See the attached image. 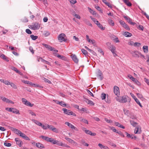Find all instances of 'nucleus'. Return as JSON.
Segmentation results:
<instances>
[{
	"instance_id": "f257e3e1",
	"label": "nucleus",
	"mask_w": 149,
	"mask_h": 149,
	"mask_svg": "<svg viewBox=\"0 0 149 149\" xmlns=\"http://www.w3.org/2000/svg\"><path fill=\"white\" fill-rule=\"evenodd\" d=\"M14 130L15 131V132L16 133V134L22 137L25 139L30 140L28 136H27L25 134L19 130L17 129H15Z\"/></svg>"
},
{
	"instance_id": "f03ea898",
	"label": "nucleus",
	"mask_w": 149,
	"mask_h": 149,
	"mask_svg": "<svg viewBox=\"0 0 149 149\" xmlns=\"http://www.w3.org/2000/svg\"><path fill=\"white\" fill-rule=\"evenodd\" d=\"M65 37V34L63 33H61L58 36V39L60 42H62L63 41L65 42L67 40Z\"/></svg>"
},
{
	"instance_id": "7ed1b4c3",
	"label": "nucleus",
	"mask_w": 149,
	"mask_h": 149,
	"mask_svg": "<svg viewBox=\"0 0 149 149\" xmlns=\"http://www.w3.org/2000/svg\"><path fill=\"white\" fill-rule=\"evenodd\" d=\"M40 24L38 23L35 22L30 25L29 28L35 30L38 29L40 28Z\"/></svg>"
},
{
	"instance_id": "20e7f679",
	"label": "nucleus",
	"mask_w": 149,
	"mask_h": 149,
	"mask_svg": "<svg viewBox=\"0 0 149 149\" xmlns=\"http://www.w3.org/2000/svg\"><path fill=\"white\" fill-rule=\"evenodd\" d=\"M5 109L8 111L11 112L16 114H19V111L17 109L12 107L6 108Z\"/></svg>"
},
{
	"instance_id": "39448f33",
	"label": "nucleus",
	"mask_w": 149,
	"mask_h": 149,
	"mask_svg": "<svg viewBox=\"0 0 149 149\" xmlns=\"http://www.w3.org/2000/svg\"><path fill=\"white\" fill-rule=\"evenodd\" d=\"M116 98L117 101L121 103H125L127 101L126 97L125 96L118 97V96Z\"/></svg>"
},
{
	"instance_id": "423d86ee",
	"label": "nucleus",
	"mask_w": 149,
	"mask_h": 149,
	"mask_svg": "<svg viewBox=\"0 0 149 149\" xmlns=\"http://www.w3.org/2000/svg\"><path fill=\"white\" fill-rule=\"evenodd\" d=\"M62 110L63 111L64 113L68 115H72L74 116H76V114L70 110H68L65 108H63Z\"/></svg>"
},
{
	"instance_id": "0eeeda50",
	"label": "nucleus",
	"mask_w": 149,
	"mask_h": 149,
	"mask_svg": "<svg viewBox=\"0 0 149 149\" xmlns=\"http://www.w3.org/2000/svg\"><path fill=\"white\" fill-rule=\"evenodd\" d=\"M113 92L116 95L118 96L119 95L120 92L119 88L116 86H114L113 87Z\"/></svg>"
},
{
	"instance_id": "6e6552de",
	"label": "nucleus",
	"mask_w": 149,
	"mask_h": 149,
	"mask_svg": "<svg viewBox=\"0 0 149 149\" xmlns=\"http://www.w3.org/2000/svg\"><path fill=\"white\" fill-rule=\"evenodd\" d=\"M22 102L26 106H29L30 107H32L33 104H32L30 102L28 101L26 99L24 98L22 99Z\"/></svg>"
},
{
	"instance_id": "1a4fd4ad",
	"label": "nucleus",
	"mask_w": 149,
	"mask_h": 149,
	"mask_svg": "<svg viewBox=\"0 0 149 149\" xmlns=\"http://www.w3.org/2000/svg\"><path fill=\"white\" fill-rule=\"evenodd\" d=\"M141 128L139 126H138L134 129V133L135 134H139L141 132Z\"/></svg>"
},
{
	"instance_id": "9d476101",
	"label": "nucleus",
	"mask_w": 149,
	"mask_h": 149,
	"mask_svg": "<svg viewBox=\"0 0 149 149\" xmlns=\"http://www.w3.org/2000/svg\"><path fill=\"white\" fill-rule=\"evenodd\" d=\"M51 142L54 144H56L59 146L62 145V142L57 140H54L53 139H52V142Z\"/></svg>"
},
{
	"instance_id": "9b49d317",
	"label": "nucleus",
	"mask_w": 149,
	"mask_h": 149,
	"mask_svg": "<svg viewBox=\"0 0 149 149\" xmlns=\"http://www.w3.org/2000/svg\"><path fill=\"white\" fill-rule=\"evenodd\" d=\"M71 57L73 61L76 63H77L79 62V59L77 56L75 54H72Z\"/></svg>"
},
{
	"instance_id": "f8f14e48",
	"label": "nucleus",
	"mask_w": 149,
	"mask_h": 149,
	"mask_svg": "<svg viewBox=\"0 0 149 149\" xmlns=\"http://www.w3.org/2000/svg\"><path fill=\"white\" fill-rule=\"evenodd\" d=\"M47 125L48 128L52 130L54 132L56 133L58 132V130L55 127H53V126L51 125Z\"/></svg>"
},
{
	"instance_id": "ddd939ff",
	"label": "nucleus",
	"mask_w": 149,
	"mask_h": 149,
	"mask_svg": "<svg viewBox=\"0 0 149 149\" xmlns=\"http://www.w3.org/2000/svg\"><path fill=\"white\" fill-rule=\"evenodd\" d=\"M40 138H42V139L44 140H45V141H47L51 142H52V138H49V137L44 136H40L39 137Z\"/></svg>"
},
{
	"instance_id": "4468645a",
	"label": "nucleus",
	"mask_w": 149,
	"mask_h": 149,
	"mask_svg": "<svg viewBox=\"0 0 149 149\" xmlns=\"http://www.w3.org/2000/svg\"><path fill=\"white\" fill-rule=\"evenodd\" d=\"M65 139L67 141H68L70 143L73 144L75 145H77V143L76 142L74 141L73 140L71 139L70 138H68L67 137H65Z\"/></svg>"
},
{
	"instance_id": "2eb2a0df",
	"label": "nucleus",
	"mask_w": 149,
	"mask_h": 149,
	"mask_svg": "<svg viewBox=\"0 0 149 149\" xmlns=\"http://www.w3.org/2000/svg\"><path fill=\"white\" fill-rule=\"evenodd\" d=\"M120 23L127 30H130V28L128 26L127 24H126L124 22L122 21H120Z\"/></svg>"
},
{
	"instance_id": "dca6fc26",
	"label": "nucleus",
	"mask_w": 149,
	"mask_h": 149,
	"mask_svg": "<svg viewBox=\"0 0 149 149\" xmlns=\"http://www.w3.org/2000/svg\"><path fill=\"white\" fill-rule=\"evenodd\" d=\"M65 124L67 125L69 127L71 128L72 129H74L77 131L78 130L77 128L72 125L71 124L68 122H65Z\"/></svg>"
},
{
	"instance_id": "f3484780",
	"label": "nucleus",
	"mask_w": 149,
	"mask_h": 149,
	"mask_svg": "<svg viewBox=\"0 0 149 149\" xmlns=\"http://www.w3.org/2000/svg\"><path fill=\"white\" fill-rule=\"evenodd\" d=\"M15 140L16 141L17 144L18 145L19 147H21L22 146V141L19 138H15Z\"/></svg>"
},
{
	"instance_id": "a211bd4d",
	"label": "nucleus",
	"mask_w": 149,
	"mask_h": 149,
	"mask_svg": "<svg viewBox=\"0 0 149 149\" xmlns=\"http://www.w3.org/2000/svg\"><path fill=\"white\" fill-rule=\"evenodd\" d=\"M11 69L15 71L16 72L18 73L21 75H22L23 74L20 72L17 69L14 67H12L11 68Z\"/></svg>"
},
{
	"instance_id": "6ab92c4d",
	"label": "nucleus",
	"mask_w": 149,
	"mask_h": 149,
	"mask_svg": "<svg viewBox=\"0 0 149 149\" xmlns=\"http://www.w3.org/2000/svg\"><path fill=\"white\" fill-rule=\"evenodd\" d=\"M126 134L127 137L128 138H131L132 139H136V137L133 135L129 134L127 132H126Z\"/></svg>"
},
{
	"instance_id": "aec40b11",
	"label": "nucleus",
	"mask_w": 149,
	"mask_h": 149,
	"mask_svg": "<svg viewBox=\"0 0 149 149\" xmlns=\"http://www.w3.org/2000/svg\"><path fill=\"white\" fill-rule=\"evenodd\" d=\"M42 45L45 47L50 51H52V50L53 49L52 47L47 44L45 43H42Z\"/></svg>"
},
{
	"instance_id": "412c9836",
	"label": "nucleus",
	"mask_w": 149,
	"mask_h": 149,
	"mask_svg": "<svg viewBox=\"0 0 149 149\" xmlns=\"http://www.w3.org/2000/svg\"><path fill=\"white\" fill-rule=\"evenodd\" d=\"M85 133L87 134L90 135L92 136H95L96 134L95 133H92L91 131L87 130Z\"/></svg>"
},
{
	"instance_id": "4be33fe9",
	"label": "nucleus",
	"mask_w": 149,
	"mask_h": 149,
	"mask_svg": "<svg viewBox=\"0 0 149 149\" xmlns=\"http://www.w3.org/2000/svg\"><path fill=\"white\" fill-rule=\"evenodd\" d=\"M98 146L101 148V149H109V148L107 146H104L101 143H99Z\"/></svg>"
},
{
	"instance_id": "5701e85b",
	"label": "nucleus",
	"mask_w": 149,
	"mask_h": 149,
	"mask_svg": "<svg viewBox=\"0 0 149 149\" xmlns=\"http://www.w3.org/2000/svg\"><path fill=\"white\" fill-rule=\"evenodd\" d=\"M115 125L119 127H120L122 129H124L125 128V127L123 125H122L120 123L118 122H115L114 123Z\"/></svg>"
},
{
	"instance_id": "b1692460",
	"label": "nucleus",
	"mask_w": 149,
	"mask_h": 149,
	"mask_svg": "<svg viewBox=\"0 0 149 149\" xmlns=\"http://www.w3.org/2000/svg\"><path fill=\"white\" fill-rule=\"evenodd\" d=\"M132 80L137 85L139 86H140L141 85V84L140 83L139 81H138L136 79L134 78L133 79H132Z\"/></svg>"
},
{
	"instance_id": "393cba45",
	"label": "nucleus",
	"mask_w": 149,
	"mask_h": 149,
	"mask_svg": "<svg viewBox=\"0 0 149 149\" xmlns=\"http://www.w3.org/2000/svg\"><path fill=\"white\" fill-rule=\"evenodd\" d=\"M36 146L40 148H44L43 145L41 143H37L36 144Z\"/></svg>"
},
{
	"instance_id": "a878e982",
	"label": "nucleus",
	"mask_w": 149,
	"mask_h": 149,
	"mask_svg": "<svg viewBox=\"0 0 149 149\" xmlns=\"http://www.w3.org/2000/svg\"><path fill=\"white\" fill-rule=\"evenodd\" d=\"M0 57L2 59L5 60L6 61L8 62L9 60H8V58L6 57L4 54H1L0 55Z\"/></svg>"
},
{
	"instance_id": "bb28decb",
	"label": "nucleus",
	"mask_w": 149,
	"mask_h": 149,
	"mask_svg": "<svg viewBox=\"0 0 149 149\" xmlns=\"http://www.w3.org/2000/svg\"><path fill=\"white\" fill-rule=\"evenodd\" d=\"M123 35L126 37H130L132 35L131 33L127 32H125L124 33Z\"/></svg>"
},
{
	"instance_id": "cd10ccee",
	"label": "nucleus",
	"mask_w": 149,
	"mask_h": 149,
	"mask_svg": "<svg viewBox=\"0 0 149 149\" xmlns=\"http://www.w3.org/2000/svg\"><path fill=\"white\" fill-rule=\"evenodd\" d=\"M32 120L37 125H38V126H40L41 125V123L39 122V121L36 120L34 119H33Z\"/></svg>"
},
{
	"instance_id": "c85d7f7f",
	"label": "nucleus",
	"mask_w": 149,
	"mask_h": 149,
	"mask_svg": "<svg viewBox=\"0 0 149 149\" xmlns=\"http://www.w3.org/2000/svg\"><path fill=\"white\" fill-rule=\"evenodd\" d=\"M86 102L88 104L91 105H94V103L92 101L88 99H86Z\"/></svg>"
},
{
	"instance_id": "c756f323",
	"label": "nucleus",
	"mask_w": 149,
	"mask_h": 149,
	"mask_svg": "<svg viewBox=\"0 0 149 149\" xmlns=\"http://www.w3.org/2000/svg\"><path fill=\"white\" fill-rule=\"evenodd\" d=\"M79 118L80 119V121L81 122H83L87 124H88V121L87 120H86V119H84V118H83L81 117H80V118Z\"/></svg>"
},
{
	"instance_id": "7c9ffc66",
	"label": "nucleus",
	"mask_w": 149,
	"mask_h": 149,
	"mask_svg": "<svg viewBox=\"0 0 149 149\" xmlns=\"http://www.w3.org/2000/svg\"><path fill=\"white\" fill-rule=\"evenodd\" d=\"M123 1L128 6H132V3L128 0H124Z\"/></svg>"
},
{
	"instance_id": "2f4dec72",
	"label": "nucleus",
	"mask_w": 149,
	"mask_h": 149,
	"mask_svg": "<svg viewBox=\"0 0 149 149\" xmlns=\"http://www.w3.org/2000/svg\"><path fill=\"white\" fill-rule=\"evenodd\" d=\"M108 22L110 25L111 26H113L114 25V23L111 19H109L108 20Z\"/></svg>"
},
{
	"instance_id": "473e14b6",
	"label": "nucleus",
	"mask_w": 149,
	"mask_h": 149,
	"mask_svg": "<svg viewBox=\"0 0 149 149\" xmlns=\"http://www.w3.org/2000/svg\"><path fill=\"white\" fill-rule=\"evenodd\" d=\"M28 111L29 113L31 114V116H36V113L33 111L32 110H28Z\"/></svg>"
},
{
	"instance_id": "72a5a7b5",
	"label": "nucleus",
	"mask_w": 149,
	"mask_h": 149,
	"mask_svg": "<svg viewBox=\"0 0 149 149\" xmlns=\"http://www.w3.org/2000/svg\"><path fill=\"white\" fill-rule=\"evenodd\" d=\"M143 50L144 52H148V47L147 46H144L143 47Z\"/></svg>"
},
{
	"instance_id": "f704fd0d",
	"label": "nucleus",
	"mask_w": 149,
	"mask_h": 149,
	"mask_svg": "<svg viewBox=\"0 0 149 149\" xmlns=\"http://www.w3.org/2000/svg\"><path fill=\"white\" fill-rule=\"evenodd\" d=\"M58 104L63 107H66V104L64 103V102L62 101L59 102H58Z\"/></svg>"
},
{
	"instance_id": "c9c22d12",
	"label": "nucleus",
	"mask_w": 149,
	"mask_h": 149,
	"mask_svg": "<svg viewBox=\"0 0 149 149\" xmlns=\"http://www.w3.org/2000/svg\"><path fill=\"white\" fill-rule=\"evenodd\" d=\"M47 125H48L47 124H45V125H44L42 124V123H41V125L40 126H41L42 127L44 130H46L48 128V127Z\"/></svg>"
},
{
	"instance_id": "e433bc0d",
	"label": "nucleus",
	"mask_w": 149,
	"mask_h": 149,
	"mask_svg": "<svg viewBox=\"0 0 149 149\" xmlns=\"http://www.w3.org/2000/svg\"><path fill=\"white\" fill-rule=\"evenodd\" d=\"M97 26L102 30H104L105 29V27H103L102 25L100 23L99 24H98V25Z\"/></svg>"
},
{
	"instance_id": "4c0bfd02",
	"label": "nucleus",
	"mask_w": 149,
	"mask_h": 149,
	"mask_svg": "<svg viewBox=\"0 0 149 149\" xmlns=\"http://www.w3.org/2000/svg\"><path fill=\"white\" fill-rule=\"evenodd\" d=\"M21 21L23 22H26L28 21V19L26 17H23Z\"/></svg>"
},
{
	"instance_id": "58836bf2",
	"label": "nucleus",
	"mask_w": 149,
	"mask_h": 149,
	"mask_svg": "<svg viewBox=\"0 0 149 149\" xmlns=\"http://www.w3.org/2000/svg\"><path fill=\"white\" fill-rule=\"evenodd\" d=\"M50 35V33L47 31H45L44 32V35L45 37H47L49 36Z\"/></svg>"
},
{
	"instance_id": "ea45409f",
	"label": "nucleus",
	"mask_w": 149,
	"mask_h": 149,
	"mask_svg": "<svg viewBox=\"0 0 149 149\" xmlns=\"http://www.w3.org/2000/svg\"><path fill=\"white\" fill-rule=\"evenodd\" d=\"M109 49L111 51H112L116 50V48L115 46L112 45L109 48Z\"/></svg>"
},
{
	"instance_id": "a19ab883",
	"label": "nucleus",
	"mask_w": 149,
	"mask_h": 149,
	"mask_svg": "<svg viewBox=\"0 0 149 149\" xmlns=\"http://www.w3.org/2000/svg\"><path fill=\"white\" fill-rule=\"evenodd\" d=\"M11 86L14 88L15 89H16L17 88V86L16 85H15V84L13 83H10V84Z\"/></svg>"
},
{
	"instance_id": "79ce46f5",
	"label": "nucleus",
	"mask_w": 149,
	"mask_h": 149,
	"mask_svg": "<svg viewBox=\"0 0 149 149\" xmlns=\"http://www.w3.org/2000/svg\"><path fill=\"white\" fill-rule=\"evenodd\" d=\"M130 123L134 127H135L137 125V123L133 121H130Z\"/></svg>"
},
{
	"instance_id": "37998d69",
	"label": "nucleus",
	"mask_w": 149,
	"mask_h": 149,
	"mask_svg": "<svg viewBox=\"0 0 149 149\" xmlns=\"http://www.w3.org/2000/svg\"><path fill=\"white\" fill-rule=\"evenodd\" d=\"M30 37L33 40H35L38 38V36H35L33 35H31Z\"/></svg>"
},
{
	"instance_id": "c03bdc74",
	"label": "nucleus",
	"mask_w": 149,
	"mask_h": 149,
	"mask_svg": "<svg viewBox=\"0 0 149 149\" xmlns=\"http://www.w3.org/2000/svg\"><path fill=\"white\" fill-rule=\"evenodd\" d=\"M37 60L38 62H40V61H41L42 62H44V61L42 60H44V59H43L42 58L39 56L37 57Z\"/></svg>"
},
{
	"instance_id": "a18cd8bd",
	"label": "nucleus",
	"mask_w": 149,
	"mask_h": 149,
	"mask_svg": "<svg viewBox=\"0 0 149 149\" xmlns=\"http://www.w3.org/2000/svg\"><path fill=\"white\" fill-rule=\"evenodd\" d=\"M85 23L89 26H90L91 27H92L93 26L92 24L89 21L87 20H85Z\"/></svg>"
},
{
	"instance_id": "49530a36",
	"label": "nucleus",
	"mask_w": 149,
	"mask_h": 149,
	"mask_svg": "<svg viewBox=\"0 0 149 149\" xmlns=\"http://www.w3.org/2000/svg\"><path fill=\"white\" fill-rule=\"evenodd\" d=\"M110 129L113 132L116 133L118 130H116L115 128L113 127H110Z\"/></svg>"
},
{
	"instance_id": "de8ad7c7",
	"label": "nucleus",
	"mask_w": 149,
	"mask_h": 149,
	"mask_svg": "<svg viewBox=\"0 0 149 149\" xmlns=\"http://www.w3.org/2000/svg\"><path fill=\"white\" fill-rule=\"evenodd\" d=\"M5 102L8 103L14 104V102H13L7 98Z\"/></svg>"
},
{
	"instance_id": "09e8293b",
	"label": "nucleus",
	"mask_w": 149,
	"mask_h": 149,
	"mask_svg": "<svg viewBox=\"0 0 149 149\" xmlns=\"http://www.w3.org/2000/svg\"><path fill=\"white\" fill-rule=\"evenodd\" d=\"M71 4H74L77 3L76 0H68Z\"/></svg>"
},
{
	"instance_id": "8fccbe9b",
	"label": "nucleus",
	"mask_w": 149,
	"mask_h": 149,
	"mask_svg": "<svg viewBox=\"0 0 149 149\" xmlns=\"http://www.w3.org/2000/svg\"><path fill=\"white\" fill-rule=\"evenodd\" d=\"M129 19L127 21V22L128 23H130L131 24L134 25L135 24V23L134 22H132V21L130 18H128Z\"/></svg>"
},
{
	"instance_id": "3c124183",
	"label": "nucleus",
	"mask_w": 149,
	"mask_h": 149,
	"mask_svg": "<svg viewBox=\"0 0 149 149\" xmlns=\"http://www.w3.org/2000/svg\"><path fill=\"white\" fill-rule=\"evenodd\" d=\"M81 51L84 54L86 55L88 54V53L87 51L84 49H82Z\"/></svg>"
},
{
	"instance_id": "603ef678",
	"label": "nucleus",
	"mask_w": 149,
	"mask_h": 149,
	"mask_svg": "<svg viewBox=\"0 0 149 149\" xmlns=\"http://www.w3.org/2000/svg\"><path fill=\"white\" fill-rule=\"evenodd\" d=\"M43 80L45 82L48 83L49 84L52 83L49 80L45 78H44Z\"/></svg>"
},
{
	"instance_id": "864d4df0",
	"label": "nucleus",
	"mask_w": 149,
	"mask_h": 149,
	"mask_svg": "<svg viewBox=\"0 0 149 149\" xmlns=\"http://www.w3.org/2000/svg\"><path fill=\"white\" fill-rule=\"evenodd\" d=\"M88 9L89 10V11L91 13H93V14H95V12L91 8L88 7Z\"/></svg>"
},
{
	"instance_id": "5fc2aeb1",
	"label": "nucleus",
	"mask_w": 149,
	"mask_h": 149,
	"mask_svg": "<svg viewBox=\"0 0 149 149\" xmlns=\"http://www.w3.org/2000/svg\"><path fill=\"white\" fill-rule=\"evenodd\" d=\"M4 145L7 147H10L11 146V144L10 143H4Z\"/></svg>"
},
{
	"instance_id": "6e6d98bb",
	"label": "nucleus",
	"mask_w": 149,
	"mask_h": 149,
	"mask_svg": "<svg viewBox=\"0 0 149 149\" xmlns=\"http://www.w3.org/2000/svg\"><path fill=\"white\" fill-rule=\"evenodd\" d=\"M101 97L102 100H104L105 99L106 94L104 93H102L101 95Z\"/></svg>"
},
{
	"instance_id": "4d7b16f0",
	"label": "nucleus",
	"mask_w": 149,
	"mask_h": 149,
	"mask_svg": "<svg viewBox=\"0 0 149 149\" xmlns=\"http://www.w3.org/2000/svg\"><path fill=\"white\" fill-rule=\"evenodd\" d=\"M57 56L59 58H60L61 59H64L65 57L64 56H62L61 55L57 54Z\"/></svg>"
},
{
	"instance_id": "13d9d810",
	"label": "nucleus",
	"mask_w": 149,
	"mask_h": 149,
	"mask_svg": "<svg viewBox=\"0 0 149 149\" xmlns=\"http://www.w3.org/2000/svg\"><path fill=\"white\" fill-rule=\"evenodd\" d=\"M141 44L139 43L136 42L134 43V46L135 47L139 46L141 45Z\"/></svg>"
},
{
	"instance_id": "bf43d9fd",
	"label": "nucleus",
	"mask_w": 149,
	"mask_h": 149,
	"mask_svg": "<svg viewBox=\"0 0 149 149\" xmlns=\"http://www.w3.org/2000/svg\"><path fill=\"white\" fill-rule=\"evenodd\" d=\"M135 101L141 107H142V106L141 105V104L140 103L139 100L137 99H136L135 100Z\"/></svg>"
},
{
	"instance_id": "052dcab7",
	"label": "nucleus",
	"mask_w": 149,
	"mask_h": 149,
	"mask_svg": "<svg viewBox=\"0 0 149 149\" xmlns=\"http://www.w3.org/2000/svg\"><path fill=\"white\" fill-rule=\"evenodd\" d=\"M26 32L28 34H31L32 33L31 31L29 29H27L26 30Z\"/></svg>"
},
{
	"instance_id": "680f3d73",
	"label": "nucleus",
	"mask_w": 149,
	"mask_h": 149,
	"mask_svg": "<svg viewBox=\"0 0 149 149\" xmlns=\"http://www.w3.org/2000/svg\"><path fill=\"white\" fill-rule=\"evenodd\" d=\"M29 49L30 51L32 53V54H33L34 53V51L33 50V49L32 47H30L29 48Z\"/></svg>"
},
{
	"instance_id": "e2e57ef3",
	"label": "nucleus",
	"mask_w": 149,
	"mask_h": 149,
	"mask_svg": "<svg viewBox=\"0 0 149 149\" xmlns=\"http://www.w3.org/2000/svg\"><path fill=\"white\" fill-rule=\"evenodd\" d=\"M33 87H39L40 88H42V87L41 86H40L39 84H33Z\"/></svg>"
},
{
	"instance_id": "0e129e2a",
	"label": "nucleus",
	"mask_w": 149,
	"mask_h": 149,
	"mask_svg": "<svg viewBox=\"0 0 149 149\" xmlns=\"http://www.w3.org/2000/svg\"><path fill=\"white\" fill-rule=\"evenodd\" d=\"M4 84L6 85H9L10 84V83L9 81L7 80H5Z\"/></svg>"
},
{
	"instance_id": "69168bd1",
	"label": "nucleus",
	"mask_w": 149,
	"mask_h": 149,
	"mask_svg": "<svg viewBox=\"0 0 149 149\" xmlns=\"http://www.w3.org/2000/svg\"><path fill=\"white\" fill-rule=\"evenodd\" d=\"M79 110L80 111H82L83 112H86V113L87 112V110L85 108H82L81 109H80Z\"/></svg>"
},
{
	"instance_id": "338daca9",
	"label": "nucleus",
	"mask_w": 149,
	"mask_h": 149,
	"mask_svg": "<svg viewBox=\"0 0 149 149\" xmlns=\"http://www.w3.org/2000/svg\"><path fill=\"white\" fill-rule=\"evenodd\" d=\"M22 82L24 83L25 84H29L30 83V81H25V80H22Z\"/></svg>"
},
{
	"instance_id": "774afa93",
	"label": "nucleus",
	"mask_w": 149,
	"mask_h": 149,
	"mask_svg": "<svg viewBox=\"0 0 149 149\" xmlns=\"http://www.w3.org/2000/svg\"><path fill=\"white\" fill-rule=\"evenodd\" d=\"M105 120L106 122L108 123H111L112 122V120H108L107 118H105Z\"/></svg>"
}]
</instances>
